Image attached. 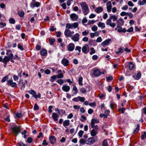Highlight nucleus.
Returning a JSON list of instances; mask_svg holds the SVG:
<instances>
[{"instance_id":"1","label":"nucleus","mask_w":146,"mask_h":146,"mask_svg":"<svg viewBox=\"0 0 146 146\" xmlns=\"http://www.w3.org/2000/svg\"><path fill=\"white\" fill-rule=\"evenodd\" d=\"M81 7L82 12L85 15H86L90 12L88 6L86 2H82L79 3Z\"/></svg>"},{"instance_id":"2","label":"nucleus","mask_w":146,"mask_h":146,"mask_svg":"<svg viewBox=\"0 0 146 146\" xmlns=\"http://www.w3.org/2000/svg\"><path fill=\"white\" fill-rule=\"evenodd\" d=\"M20 126L15 125L11 128L13 132L15 133V135L17 136L18 134L21 132Z\"/></svg>"},{"instance_id":"3","label":"nucleus","mask_w":146,"mask_h":146,"mask_svg":"<svg viewBox=\"0 0 146 146\" xmlns=\"http://www.w3.org/2000/svg\"><path fill=\"white\" fill-rule=\"evenodd\" d=\"M111 145V141L108 139L104 140L102 142L103 146H108Z\"/></svg>"},{"instance_id":"4","label":"nucleus","mask_w":146,"mask_h":146,"mask_svg":"<svg viewBox=\"0 0 146 146\" xmlns=\"http://www.w3.org/2000/svg\"><path fill=\"white\" fill-rule=\"evenodd\" d=\"M40 5V3L38 2H36L35 0H32L30 4V7L32 8L35 7H38Z\"/></svg>"},{"instance_id":"5","label":"nucleus","mask_w":146,"mask_h":146,"mask_svg":"<svg viewBox=\"0 0 146 146\" xmlns=\"http://www.w3.org/2000/svg\"><path fill=\"white\" fill-rule=\"evenodd\" d=\"M95 137H90L87 140L86 144L89 145H91L94 143L96 141Z\"/></svg>"},{"instance_id":"6","label":"nucleus","mask_w":146,"mask_h":146,"mask_svg":"<svg viewBox=\"0 0 146 146\" xmlns=\"http://www.w3.org/2000/svg\"><path fill=\"white\" fill-rule=\"evenodd\" d=\"M82 51L83 53L85 54L88 53L89 51V48L88 45L86 44L83 46L82 48Z\"/></svg>"},{"instance_id":"7","label":"nucleus","mask_w":146,"mask_h":146,"mask_svg":"<svg viewBox=\"0 0 146 146\" xmlns=\"http://www.w3.org/2000/svg\"><path fill=\"white\" fill-rule=\"evenodd\" d=\"M106 24L107 25H109L112 28H114L115 26V23H111V19L109 17V18L107 19L106 22Z\"/></svg>"},{"instance_id":"8","label":"nucleus","mask_w":146,"mask_h":146,"mask_svg":"<svg viewBox=\"0 0 146 146\" xmlns=\"http://www.w3.org/2000/svg\"><path fill=\"white\" fill-rule=\"evenodd\" d=\"M75 46V45L74 43H70L67 45L68 50L69 51H72L74 49Z\"/></svg>"},{"instance_id":"9","label":"nucleus","mask_w":146,"mask_h":146,"mask_svg":"<svg viewBox=\"0 0 146 146\" xmlns=\"http://www.w3.org/2000/svg\"><path fill=\"white\" fill-rule=\"evenodd\" d=\"M7 84L11 86L12 87H16L17 84L15 82H13L12 79L10 80L7 81Z\"/></svg>"},{"instance_id":"10","label":"nucleus","mask_w":146,"mask_h":146,"mask_svg":"<svg viewBox=\"0 0 146 146\" xmlns=\"http://www.w3.org/2000/svg\"><path fill=\"white\" fill-rule=\"evenodd\" d=\"M80 35L78 33L75 34L72 37L71 39L74 42H78L79 40Z\"/></svg>"},{"instance_id":"11","label":"nucleus","mask_w":146,"mask_h":146,"mask_svg":"<svg viewBox=\"0 0 146 146\" xmlns=\"http://www.w3.org/2000/svg\"><path fill=\"white\" fill-rule=\"evenodd\" d=\"M22 84L21 89H22L23 88H24L25 86L27 84V80H25L24 81H23V80H20L19 84Z\"/></svg>"},{"instance_id":"12","label":"nucleus","mask_w":146,"mask_h":146,"mask_svg":"<svg viewBox=\"0 0 146 146\" xmlns=\"http://www.w3.org/2000/svg\"><path fill=\"white\" fill-rule=\"evenodd\" d=\"M65 35L67 37H71L72 35H71V31L68 29H66L64 32Z\"/></svg>"},{"instance_id":"13","label":"nucleus","mask_w":146,"mask_h":146,"mask_svg":"<svg viewBox=\"0 0 146 146\" xmlns=\"http://www.w3.org/2000/svg\"><path fill=\"white\" fill-rule=\"evenodd\" d=\"M111 41V39L110 38L106 40L104 42L102 43V45L104 47H105L106 46L108 45L109 44L110 42Z\"/></svg>"},{"instance_id":"14","label":"nucleus","mask_w":146,"mask_h":146,"mask_svg":"<svg viewBox=\"0 0 146 146\" xmlns=\"http://www.w3.org/2000/svg\"><path fill=\"white\" fill-rule=\"evenodd\" d=\"M107 11L108 12H110L111 11L112 7L111 2L110 1H109L107 3Z\"/></svg>"},{"instance_id":"15","label":"nucleus","mask_w":146,"mask_h":146,"mask_svg":"<svg viewBox=\"0 0 146 146\" xmlns=\"http://www.w3.org/2000/svg\"><path fill=\"white\" fill-rule=\"evenodd\" d=\"M70 17L73 21H75L77 20L78 16L75 14L73 13L70 15Z\"/></svg>"},{"instance_id":"16","label":"nucleus","mask_w":146,"mask_h":146,"mask_svg":"<svg viewBox=\"0 0 146 146\" xmlns=\"http://www.w3.org/2000/svg\"><path fill=\"white\" fill-rule=\"evenodd\" d=\"M101 74L100 70H94L93 71V74L96 76H100Z\"/></svg>"},{"instance_id":"17","label":"nucleus","mask_w":146,"mask_h":146,"mask_svg":"<svg viewBox=\"0 0 146 146\" xmlns=\"http://www.w3.org/2000/svg\"><path fill=\"white\" fill-rule=\"evenodd\" d=\"M70 87L68 86L63 85L62 88V89L64 92H67L70 90Z\"/></svg>"},{"instance_id":"18","label":"nucleus","mask_w":146,"mask_h":146,"mask_svg":"<svg viewBox=\"0 0 146 146\" xmlns=\"http://www.w3.org/2000/svg\"><path fill=\"white\" fill-rule=\"evenodd\" d=\"M61 63L64 66H66L68 65L69 63V61L66 59L64 58L62 60Z\"/></svg>"},{"instance_id":"19","label":"nucleus","mask_w":146,"mask_h":146,"mask_svg":"<svg viewBox=\"0 0 146 146\" xmlns=\"http://www.w3.org/2000/svg\"><path fill=\"white\" fill-rule=\"evenodd\" d=\"M7 52L6 53V54L8 55H9L8 56V58H9L10 59V60L12 59L13 57V54L12 53H11L10 54H9V52H11V50H7Z\"/></svg>"},{"instance_id":"20","label":"nucleus","mask_w":146,"mask_h":146,"mask_svg":"<svg viewBox=\"0 0 146 146\" xmlns=\"http://www.w3.org/2000/svg\"><path fill=\"white\" fill-rule=\"evenodd\" d=\"M124 23L123 19L121 18H120L117 21V23L119 25L122 26Z\"/></svg>"},{"instance_id":"21","label":"nucleus","mask_w":146,"mask_h":146,"mask_svg":"<svg viewBox=\"0 0 146 146\" xmlns=\"http://www.w3.org/2000/svg\"><path fill=\"white\" fill-rule=\"evenodd\" d=\"M49 140L50 143L53 144L56 141V139L54 136H51L49 138Z\"/></svg>"},{"instance_id":"22","label":"nucleus","mask_w":146,"mask_h":146,"mask_svg":"<svg viewBox=\"0 0 146 146\" xmlns=\"http://www.w3.org/2000/svg\"><path fill=\"white\" fill-rule=\"evenodd\" d=\"M103 10V8L101 7H98L96 8L95 11L97 13H99L102 12Z\"/></svg>"},{"instance_id":"23","label":"nucleus","mask_w":146,"mask_h":146,"mask_svg":"<svg viewBox=\"0 0 146 146\" xmlns=\"http://www.w3.org/2000/svg\"><path fill=\"white\" fill-rule=\"evenodd\" d=\"M70 124V121L69 120H65L63 122V125L65 127L66 126H68Z\"/></svg>"},{"instance_id":"24","label":"nucleus","mask_w":146,"mask_h":146,"mask_svg":"<svg viewBox=\"0 0 146 146\" xmlns=\"http://www.w3.org/2000/svg\"><path fill=\"white\" fill-rule=\"evenodd\" d=\"M141 74L140 72H138L136 74L134 75L133 77L135 79L138 80L141 77Z\"/></svg>"},{"instance_id":"25","label":"nucleus","mask_w":146,"mask_h":146,"mask_svg":"<svg viewBox=\"0 0 146 146\" xmlns=\"http://www.w3.org/2000/svg\"><path fill=\"white\" fill-rule=\"evenodd\" d=\"M58 116V115L56 113H53L52 114V118L55 121H57L58 120L57 118Z\"/></svg>"},{"instance_id":"26","label":"nucleus","mask_w":146,"mask_h":146,"mask_svg":"<svg viewBox=\"0 0 146 146\" xmlns=\"http://www.w3.org/2000/svg\"><path fill=\"white\" fill-rule=\"evenodd\" d=\"M72 91H74L73 93L74 95H76L78 92L77 88L75 86H73L72 89Z\"/></svg>"},{"instance_id":"27","label":"nucleus","mask_w":146,"mask_h":146,"mask_svg":"<svg viewBox=\"0 0 146 146\" xmlns=\"http://www.w3.org/2000/svg\"><path fill=\"white\" fill-rule=\"evenodd\" d=\"M97 25L99 27H101L102 29H104L105 27L104 23L102 22H100L98 23Z\"/></svg>"},{"instance_id":"28","label":"nucleus","mask_w":146,"mask_h":146,"mask_svg":"<svg viewBox=\"0 0 146 146\" xmlns=\"http://www.w3.org/2000/svg\"><path fill=\"white\" fill-rule=\"evenodd\" d=\"M40 53L41 55L44 56L47 54V50L46 49H44L40 51Z\"/></svg>"},{"instance_id":"29","label":"nucleus","mask_w":146,"mask_h":146,"mask_svg":"<svg viewBox=\"0 0 146 146\" xmlns=\"http://www.w3.org/2000/svg\"><path fill=\"white\" fill-rule=\"evenodd\" d=\"M98 133V131L92 129L90 132V134L92 137L95 136Z\"/></svg>"},{"instance_id":"30","label":"nucleus","mask_w":146,"mask_h":146,"mask_svg":"<svg viewBox=\"0 0 146 146\" xmlns=\"http://www.w3.org/2000/svg\"><path fill=\"white\" fill-rule=\"evenodd\" d=\"M29 94H32L33 95V96L35 98V96H36V93L35 91L33 90H31L29 92Z\"/></svg>"},{"instance_id":"31","label":"nucleus","mask_w":146,"mask_h":146,"mask_svg":"<svg viewBox=\"0 0 146 146\" xmlns=\"http://www.w3.org/2000/svg\"><path fill=\"white\" fill-rule=\"evenodd\" d=\"M146 3V0H143L142 1L141 0H139L138 3L140 5H144Z\"/></svg>"},{"instance_id":"32","label":"nucleus","mask_w":146,"mask_h":146,"mask_svg":"<svg viewBox=\"0 0 146 146\" xmlns=\"http://www.w3.org/2000/svg\"><path fill=\"white\" fill-rule=\"evenodd\" d=\"M8 58V57L5 56L3 59V62L7 63V62L9 61L10 60Z\"/></svg>"},{"instance_id":"33","label":"nucleus","mask_w":146,"mask_h":146,"mask_svg":"<svg viewBox=\"0 0 146 146\" xmlns=\"http://www.w3.org/2000/svg\"><path fill=\"white\" fill-rule=\"evenodd\" d=\"M82 80L83 78L82 76L80 77L78 79V84L80 86H82L83 85L82 83Z\"/></svg>"},{"instance_id":"34","label":"nucleus","mask_w":146,"mask_h":146,"mask_svg":"<svg viewBox=\"0 0 146 146\" xmlns=\"http://www.w3.org/2000/svg\"><path fill=\"white\" fill-rule=\"evenodd\" d=\"M81 47L79 46H76L75 50L76 51H78V55L80 54V53L81 52Z\"/></svg>"},{"instance_id":"35","label":"nucleus","mask_w":146,"mask_h":146,"mask_svg":"<svg viewBox=\"0 0 146 146\" xmlns=\"http://www.w3.org/2000/svg\"><path fill=\"white\" fill-rule=\"evenodd\" d=\"M72 29L74 28L75 29L78 26V24L77 22L74 23L72 24Z\"/></svg>"},{"instance_id":"36","label":"nucleus","mask_w":146,"mask_h":146,"mask_svg":"<svg viewBox=\"0 0 146 146\" xmlns=\"http://www.w3.org/2000/svg\"><path fill=\"white\" fill-rule=\"evenodd\" d=\"M56 75H54L51 76L50 79V81L51 82H54V80L56 79Z\"/></svg>"},{"instance_id":"37","label":"nucleus","mask_w":146,"mask_h":146,"mask_svg":"<svg viewBox=\"0 0 146 146\" xmlns=\"http://www.w3.org/2000/svg\"><path fill=\"white\" fill-rule=\"evenodd\" d=\"M134 65L133 63L131 62H130L129 64V68L130 70H132L134 68Z\"/></svg>"},{"instance_id":"38","label":"nucleus","mask_w":146,"mask_h":146,"mask_svg":"<svg viewBox=\"0 0 146 146\" xmlns=\"http://www.w3.org/2000/svg\"><path fill=\"white\" fill-rule=\"evenodd\" d=\"M15 117L16 118H21L22 117V114L21 113H17L15 114Z\"/></svg>"},{"instance_id":"39","label":"nucleus","mask_w":146,"mask_h":146,"mask_svg":"<svg viewBox=\"0 0 146 146\" xmlns=\"http://www.w3.org/2000/svg\"><path fill=\"white\" fill-rule=\"evenodd\" d=\"M118 51L116 52L117 54H119L120 53H122L123 52V49L121 47L118 48L117 50Z\"/></svg>"},{"instance_id":"40","label":"nucleus","mask_w":146,"mask_h":146,"mask_svg":"<svg viewBox=\"0 0 146 146\" xmlns=\"http://www.w3.org/2000/svg\"><path fill=\"white\" fill-rule=\"evenodd\" d=\"M66 28L68 29H72V24L70 23H67L66 24Z\"/></svg>"},{"instance_id":"41","label":"nucleus","mask_w":146,"mask_h":146,"mask_svg":"<svg viewBox=\"0 0 146 146\" xmlns=\"http://www.w3.org/2000/svg\"><path fill=\"white\" fill-rule=\"evenodd\" d=\"M80 92L83 94H84L86 93V90L85 88H82L80 89Z\"/></svg>"},{"instance_id":"42","label":"nucleus","mask_w":146,"mask_h":146,"mask_svg":"<svg viewBox=\"0 0 146 146\" xmlns=\"http://www.w3.org/2000/svg\"><path fill=\"white\" fill-rule=\"evenodd\" d=\"M110 18L111 19H112L113 21H115L117 19V17L115 15H113L110 16Z\"/></svg>"},{"instance_id":"43","label":"nucleus","mask_w":146,"mask_h":146,"mask_svg":"<svg viewBox=\"0 0 146 146\" xmlns=\"http://www.w3.org/2000/svg\"><path fill=\"white\" fill-rule=\"evenodd\" d=\"M18 14L20 17H23L24 15V13L23 11H19L18 12Z\"/></svg>"},{"instance_id":"44","label":"nucleus","mask_w":146,"mask_h":146,"mask_svg":"<svg viewBox=\"0 0 146 146\" xmlns=\"http://www.w3.org/2000/svg\"><path fill=\"white\" fill-rule=\"evenodd\" d=\"M55 39H54L50 38L49 40V42L50 44L52 45L53 44V43L55 42Z\"/></svg>"},{"instance_id":"45","label":"nucleus","mask_w":146,"mask_h":146,"mask_svg":"<svg viewBox=\"0 0 146 146\" xmlns=\"http://www.w3.org/2000/svg\"><path fill=\"white\" fill-rule=\"evenodd\" d=\"M84 133V131H83L81 130L78 133L79 136L80 137H82Z\"/></svg>"},{"instance_id":"46","label":"nucleus","mask_w":146,"mask_h":146,"mask_svg":"<svg viewBox=\"0 0 146 146\" xmlns=\"http://www.w3.org/2000/svg\"><path fill=\"white\" fill-rule=\"evenodd\" d=\"M8 76H4L2 79L1 82L3 83L5 82V81L8 79Z\"/></svg>"},{"instance_id":"47","label":"nucleus","mask_w":146,"mask_h":146,"mask_svg":"<svg viewBox=\"0 0 146 146\" xmlns=\"http://www.w3.org/2000/svg\"><path fill=\"white\" fill-rule=\"evenodd\" d=\"M78 100L82 102H84L85 100V98L84 97L78 96Z\"/></svg>"},{"instance_id":"48","label":"nucleus","mask_w":146,"mask_h":146,"mask_svg":"<svg viewBox=\"0 0 146 146\" xmlns=\"http://www.w3.org/2000/svg\"><path fill=\"white\" fill-rule=\"evenodd\" d=\"M139 129V124H137V127L136 129L134 131V133H136L138 132Z\"/></svg>"},{"instance_id":"49","label":"nucleus","mask_w":146,"mask_h":146,"mask_svg":"<svg viewBox=\"0 0 146 146\" xmlns=\"http://www.w3.org/2000/svg\"><path fill=\"white\" fill-rule=\"evenodd\" d=\"M56 82L61 85L62 84L64 83V80L62 79H59Z\"/></svg>"},{"instance_id":"50","label":"nucleus","mask_w":146,"mask_h":146,"mask_svg":"<svg viewBox=\"0 0 146 146\" xmlns=\"http://www.w3.org/2000/svg\"><path fill=\"white\" fill-rule=\"evenodd\" d=\"M116 106V104L113 103H111L110 104V106L112 109H114Z\"/></svg>"},{"instance_id":"51","label":"nucleus","mask_w":146,"mask_h":146,"mask_svg":"<svg viewBox=\"0 0 146 146\" xmlns=\"http://www.w3.org/2000/svg\"><path fill=\"white\" fill-rule=\"evenodd\" d=\"M94 119H92L91 122V124L92 128H93L95 126V123L94 121Z\"/></svg>"},{"instance_id":"52","label":"nucleus","mask_w":146,"mask_h":146,"mask_svg":"<svg viewBox=\"0 0 146 146\" xmlns=\"http://www.w3.org/2000/svg\"><path fill=\"white\" fill-rule=\"evenodd\" d=\"M9 22L10 23L14 24L15 23V21L14 19L13 18H11L9 19Z\"/></svg>"},{"instance_id":"53","label":"nucleus","mask_w":146,"mask_h":146,"mask_svg":"<svg viewBox=\"0 0 146 146\" xmlns=\"http://www.w3.org/2000/svg\"><path fill=\"white\" fill-rule=\"evenodd\" d=\"M92 30L94 31H95L98 29L96 25L93 26L91 28Z\"/></svg>"},{"instance_id":"54","label":"nucleus","mask_w":146,"mask_h":146,"mask_svg":"<svg viewBox=\"0 0 146 146\" xmlns=\"http://www.w3.org/2000/svg\"><path fill=\"white\" fill-rule=\"evenodd\" d=\"M89 33V31H88L85 30L82 32V35L84 36L87 35Z\"/></svg>"},{"instance_id":"55","label":"nucleus","mask_w":146,"mask_h":146,"mask_svg":"<svg viewBox=\"0 0 146 146\" xmlns=\"http://www.w3.org/2000/svg\"><path fill=\"white\" fill-rule=\"evenodd\" d=\"M141 139L143 140L145 138H146V132H144L143 133V134L141 136Z\"/></svg>"},{"instance_id":"56","label":"nucleus","mask_w":146,"mask_h":146,"mask_svg":"<svg viewBox=\"0 0 146 146\" xmlns=\"http://www.w3.org/2000/svg\"><path fill=\"white\" fill-rule=\"evenodd\" d=\"M113 79V77L111 76H110L106 77V80L108 81H110Z\"/></svg>"},{"instance_id":"57","label":"nucleus","mask_w":146,"mask_h":146,"mask_svg":"<svg viewBox=\"0 0 146 146\" xmlns=\"http://www.w3.org/2000/svg\"><path fill=\"white\" fill-rule=\"evenodd\" d=\"M90 50L91 51V52H90V55H92L93 54H94L95 52V50L94 48H90Z\"/></svg>"},{"instance_id":"58","label":"nucleus","mask_w":146,"mask_h":146,"mask_svg":"<svg viewBox=\"0 0 146 146\" xmlns=\"http://www.w3.org/2000/svg\"><path fill=\"white\" fill-rule=\"evenodd\" d=\"M34 109L35 110H37L39 109V106L37 104H35L34 107Z\"/></svg>"},{"instance_id":"59","label":"nucleus","mask_w":146,"mask_h":146,"mask_svg":"<svg viewBox=\"0 0 146 146\" xmlns=\"http://www.w3.org/2000/svg\"><path fill=\"white\" fill-rule=\"evenodd\" d=\"M18 48L20 49L21 50H24V48L20 44H18Z\"/></svg>"},{"instance_id":"60","label":"nucleus","mask_w":146,"mask_h":146,"mask_svg":"<svg viewBox=\"0 0 146 146\" xmlns=\"http://www.w3.org/2000/svg\"><path fill=\"white\" fill-rule=\"evenodd\" d=\"M44 72L46 74H49L50 73V71L49 69H47L44 71Z\"/></svg>"},{"instance_id":"61","label":"nucleus","mask_w":146,"mask_h":146,"mask_svg":"<svg viewBox=\"0 0 146 146\" xmlns=\"http://www.w3.org/2000/svg\"><path fill=\"white\" fill-rule=\"evenodd\" d=\"M133 31V28L132 27H130L127 30V31L128 32H132Z\"/></svg>"},{"instance_id":"62","label":"nucleus","mask_w":146,"mask_h":146,"mask_svg":"<svg viewBox=\"0 0 146 146\" xmlns=\"http://www.w3.org/2000/svg\"><path fill=\"white\" fill-rule=\"evenodd\" d=\"M128 8L127 5H125L123 7H121V9L122 10H126Z\"/></svg>"},{"instance_id":"63","label":"nucleus","mask_w":146,"mask_h":146,"mask_svg":"<svg viewBox=\"0 0 146 146\" xmlns=\"http://www.w3.org/2000/svg\"><path fill=\"white\" fill-rule=\"evenodd\" d=\"M127 15L129 16L130 18H132L133 17V14L131 13H127Z\"/></svg>"},{"instance_id":"64","label":"nucleus","mask_w":146,"mask_h":146,"mask_svg":"<svg viewBox=\"0 0 146 146\" xmlns=\"http://www.w3.org/2000/svg\"><path fill=\"white\" fill-rule=\"evenodd\" d=\"M63 75L62 73H60L57 76L58 78H61L63 77Z\"/></svg>"}]
</instances>
